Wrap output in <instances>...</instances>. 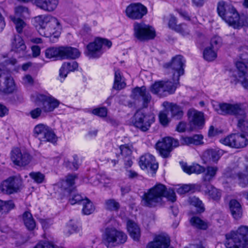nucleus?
Instances as JSON below:
<instances>
[{"mask_svg": "<svg viewBox=\"0 0 248 248\" xmlns=\"http://www.w3.org/2000/svg\"><path fill=\"white\" fill-rule=\"evenodd\" d=\"M196 188L195 184H186L176 188V191L179 194H184L186 193L191 191L194 192Z\"/></svg>", "mask_w": 248, "mask_h": 248, "instance_id": "nucleus-48", "label": "nucleus"}, {"mask_svg": "<svg viewBox=\"0 0 248 248\" xmlns=\"http://www.w3.org/2000/svg\"><path fill=\"white\" fill-rule=\"evenodd\" d=\"M49 128V127L44 124H39L36 125L34 128V134L36 137L39 138L40 136H43L46 131Z\"/></svg>", "mask_w": 248, "mask_h": 248, "instance_id": "nucleus-51", "label": "nucleus"}, {"mask_svg": "<svg viewBox=\"0 0 248 248\" xmlns=\"http://www.w3.org/2000/svg\"><path fill=\"white\" fill-rule=\"evenodd\" d=\"M76 176L73 175H68L66 177L65 180H62L58 183L59 186L64 190H67L70 192L73 190V186L75 184V179Z\"/></svg>", "mask_w": 248, "mask_h": 248, "instance_id": "nucleus-30", "label": "nucleus"}, {"mask_svg": "<svg viewBox=\"0 0 248 248\" xmlns=\"http://www.w3.org/2000/svg\"><path fill=\"white\" fill-rule=\"evenodd\" d=\"M22 181L16 177H10L3 181L0 186L1 191L6 194H11L19 190Z\"/></svg>", "mask_w": 248, "mask_h": 248, "instance_id": "nucleus-14", "label": "nucleus"}, {"mask_svg": "<svg viewBox=\"0 0 248 248\" xmlns=\"http://www.w3.org/2000/svg\"><path fill=\"white\" fill-rule=\"evenodd\" d=\"M122 76L119 70L115 71L114 81L113 85V89L116 90H120L126 86L125 82L122 80Z\"/></svg>", "mask_w": 248, "mask_h": 248, "instance_id": "nucleus-36", "label": "nucleus"}, {"mask_svg": "<svg viewBox=\"0 0 248 248\" xmlns=\"http://www.w3.org/2000/svg\"><path fill=\"white\" fill-rule=\"evenodd\" d=\"M80 55L76 48L71 46H60V58L62 59H76Z\"/></svg>", "mask_w": 248, "mask_h": 248, "instance_id": "nucleus-25", "label": "nucleus"}, {"mask_svg": "<svg viewBox=\"0 0 248 248\" xmlns=\"http://www.w3.org/2000/svg\"><path fill=\"white\" fill-rule=\"evenodd\" d=\"M174 31L183 36L189 35L190 31L188 27L184 23L178 24Z\"/></svg>", "mask_w": 248, "mask_h": 248, "instance_id": "nucleus-55", "label": "nucleus"}, {"mask_svg": "<svg viewBox=\"0 0 248 248\" xmlns=\"http://www.w3.org/2000/svg\"><path fill=\"white\" fill-rule=\"evenodd\" d=\"M45 56L47 58L57 57H60V46L59 47H49L45 51Z\"/></svg>", "mask_w": 248, "mask_h": 248, "instance_id": "nucleus-50", "label": "nucleus"}, {"mask_svg": "<svg viewBox=\"0 0 248 248\" xmlns=\"http://www.w3.org/2000/svg\"><path fill=\"white\" fill-rule=\"evenodd\" d=\"M220 142L232 148H244L248 144V135L242 133L232 134L221 139Z\"/></svg>", "mask_w": 248, "mask_h": 248, "instance_id": "nucleus-9", "label": "nucleus"}, {"mask_svg": "<svg viewBox=\"0 0 248 248\" xmlns=\"http://www.w3.org/2000/svg\"><path fill=\"white\" fill-rule=\"evenodd\" d=\"M217 12L230 26L234 29L237 28L240 15L232 4L223 0L219 1L217 4Z\"/></svg>", "mask_w": 248, "mask_h": 248, "instance_id": "nucleus-3", "label": "nucleus"}, {"mask_svg": "<svg viewBox=\"0 0 248 248\" xmlns=\"http://www.w3.org/2000/svg\"><path fill=\"white\" fill-rule=\"evenodd\" d=\"M134 36L140 41L154 39L155 31L152 26L143 22H135L133 25Z\"/></svg>", "mask_w": 248, "mask_h": 248, "instance_id": "nucleus-7", "label": "nucleus"}, {"mask_svg": "<svg viewBox=\"0 0 248 248\" xmlns=\"http://www.w3.org/2000/svg\"><path fill=\"white\" fill-rule=\"evenodd\" d=\"M34 248H58V247L49 242H41L38 243Z\"/></svg>", "mask_w": 248, "mask_h": 248, "instance_id": "nucleus-63", "label": "nucleus"}, {"mask_svg": "<svg viewBox=\"0 0 248 248\" xmlns=\"http://www.w3.org/2000/svg\"><path fill=\"white\" fill-rule=\"evenodd\" d=\"M172 81H164V89L165 93H173L177 87L179 85V78L177 79L176 77H172Z\"/></svg>", "mask_w": 248, "mask_h": 248, "instance_id": "nucleus-31", "label": "nucleus"}, {"mask_svg": "<svg viewBox=\"0 0 248 248\" xmlns=\"http://www.w3.org/2000/svg\"><path fill=\"white\" fill-rule=\"evenodd\" d=\"M190 222L192 226L200 230H205L209 225L208 222L198 217H193L190 220Z\"/></svg>", "mask_w": 248, "mask_h": 248, "instance_id": "nucleus-37", "label": "nucleus"}, {"mask_svg": "<svg viewBox=\"0 0 248 248\" xmlns=\"http://www.w3.org/2000/svg\"><path fill=\"white\" fill-rule=\"evenodd\" d=\"M163 21L164 23H167L168 22L169 28L174 31L175 30V29L176 28V27H177V26L178 25L176 24V18L172 15H170L169 17L166 16H164L163 18Z\"/></svg>", "mask_w": 248, "mask_h": 248, "instance_id": "nucleus-52", "label": "nucleus"}, {"mask_svg": "<svg viewBox=\"0 0 248 248\" xmlns=\"http://www.w3.org/2000/svg\"><path fill=\"white\" fill-rule=\"evenodd\" d=\"M11 19L14 23L16 31L18 34L23 32L27 25L23 19L17 17H11Z\"/></svg>", "mask_w": 248, "mask_h": 248, "instance_id": "nucleus-39", "label": "nucleus"}, {"mask_svg": "<svg viewBox=\"0 0 248 248\" xmlns=\"http://www.w3.org/2000/svg\"><path fill=\"white\" fill-rule=\"evenodd\" d=\"M189 203L197 208V212L201 213L204 211L202 202L196 197H190L189 199Z\"/></svg>", "mask_w": 248, "mask_h": 248, "instance_id": "nucleus-49", "label": "nucleus"}, {"mask_svg": "<svg viewBox=\"0 0 248 248\" xmlns=\"http://www.w3.org/2000/svg\"><path fill=\"white\" fill-rule=\"evenodd\" d=\"M222 155V150L212 149L206 150L204 155L209 160L215 162L219 160Z\"/></svg>", "mask_w": 248, "mask_h": 248, "instance_id": "nucleus-33", "label": "nucleus"}, {"mask_svg": "<svg viewBox=\"0 0 248 248\" xmlns=\"http://www.w3.org/2000/svg\"><path fill=\"white\" fill-rule=\"evenodd\" d=\"M34 3L36 6L41 10L51 12L57 8L59 0H34Z\"/></svg>", "mask_w": 248, "mask_h": 248, "instance_id": "nucleus-24", "label": "nucleus"}, {"mask_svg": "<svg viewBox=\"0 0 248 248\" xmlns=\"http://www.w3.org/2000/svg\"><path fill=\"white\" fill-rule=\"evenodd\" d=\"M11 45L12 50L16 52H24L26 49L24 41L19 35H14L12 40Z\"/></svg>", "mask_w": 248, "mask_h": 248, "instance_id": "nucleus-26", "label": "nucleus"}, {"mask_svg": "<svg viewBox=\"0 0 248 248\" xmlns=\"http://www.w3.org/2000/svg\"><path fill=\"white\" fill-rule=\"evenodd\" d=\"M23 220L26 228L30 231L33 230L36 227V223L31 214L26 211L23 214Z\"/></svg>", "mask_w": 248, "mask_h": 248, "instance_id": "nucleus-35", "label": "nucleus"}, {"mask_svg": "<svg viewBox=\"0 0 248 248\" xmlns=\"http://www.w3.org/2000/svg\"><path fill=\"white\" fill-rule=\"evenodd\" d=\"M215 110L219 114L234 115L238 119V126L242 128L246 122V113L240 104H230L221 103L218 105V108H215Z\"/></svg>", "mask_w": 248, "mask_h": 248, "instance_id": "nucleus-2", "label": "nucleus"}, {"mask_svg": "<svg viewBox=\"0 0 248 248\" xmlns=\"http://www.w3.org/2000/svg\"><path fill=\"white\" fill-rule=\"evenodd\" d=\"M221 43V39L219 37L216 36L213 37L210 42V46L209 47L215 50L219 46Z\"/></svg>", "mask_w": 248, "mask_h": 248, "instance_id": "nucleus-62", "label": "nucleus"}, {"mask_svg": "<svg viewBox=\"0 0 248 248\" xmlns=\"http://www.w3.org/2000/svg\"><path fill=\"white\" fill-rule=\"evenodd\" d=\"M82 204L83 208L82 211L83 214L89 215L94 212L95 210L94 206L89 199L85 198L82 202Z\"/></svg>", "mask_w": 248, "mask_h": 248, "instance_id": "nucleus-41", "label": "nucleus"}, {"mask_svg": "<svg viewBox=\"0 0 248 248\" xmlns=\"http://www.w3.org/2000/svg\"><path fill=\"white\" fill-rule=\"evenodd\" d=\"M32 100L38 105H41V108L45 112L53 111L60 105V101L50 95L35 93L31 95Z\"/></svg>", "mask_w": 248, "mask_h": 248, "instance_id": "nucleus-6", "label": "nucleus"}, {"mask_svg": "<svg viewBox=\"0 0 248 248\" xmlns=\"http://www.w3.org/2000/svg\"><path fill=\"white\" fill-rule=\"evenodd\" d=\"M182 168L184 172L191 174L192 173L201 174L204 172L202 176V181L204 184H208L213 180L218 170L217 166H207L206 168L198 164H193L188 166L186 163H180Z\"/></svg>", "mask_w": 248, "mask_h": 248, "instance_id": "nucleus-4", "label": "nucleus"}, {"mask_svg": "<svg viewBox=\"0 0 248 248\" xmlns=\"http://www.w3.org/2000/svg\"><path fill=\"white\" fill-rule=\"evenodd\" d=\"M170 243L168 237L159 235L155 237L154 241L148 243L147 248H172L169 247Z\"/></svg>", "mask_w": 248, "mask_h": 248, "instance_id": "nucleus-23", "label": "nucleus"}, {"mask_svg": "<svg viewBox=\"0 0 248 248\" xmlns=\"http://www.w3.org/2000/svg\"><path fill=\"white\" fill-rule=\"evenodd\" d=\"M105 208L111 211H117L120 208L119 202L114 199H110L105 201L104 202Z\"/></svg>", "mask_w": 248, "mask_h": 248, "instance_id": "nucleus-42", "label": "nucleus"}, {"mask_svg": "<svg viewBox=\"0 0 248 248\" xmlns=\"http://www.w3.org/2000/svg\"><path fill=\"white\" fill-rule=\"evenodd\" d=\"M107 112V109L105 107L96 108L92 110L93 114L100 117H106Z\"/></svg>", "mask_w": 248, "mask_h": 248, "instance_id": "nucleus-59", "label": "nucleus"}, {"mask_svg": "<svg viewBox=\"0 0 248 248\" xmlns=\"http://www.w3.org/2000/svg\"><path fill=\"white\" fill-rule=\"evenodd\" d=\"M78 226L72 221L68 223L64 231L66 235H69L77 231Z\"/></svg>", "mask_w": 248, "mask_h": 248, "instance_id": "nucleus-60", "label": "nucleus"}, {"mask_svg": "<svg viewBox=\"0 0 248 248\" xmlns=\"http://www.w3.org/2000/svg\"><path fill=\"white\" fill-rule=\"evenodd\" d=\"M29 176L37 184L42 183L45 178V175L39 171L31 172L29 173Z\"/></svg>", "mask_w": 248, "mask_h": 248, "instance_id": "nucleus-54", "label": "nucleus"}, {"mask_svg": "<svg viewBox=\"0 0 248 248\" xmlns=\"http://www.w3.org/2000/svg\"><path fill=\"white\" fill-rule=\"evenodd\" d=\"M236 66L238 70V74L239 78H241L242 77H244L247 73L246 63L242 62H238L236 63Z\"/></svg>", "mask_w": 248, "mask_h": 248, "instance_id": "nucleus-57", "label": "nucleus"}, {"mask_svg": "<svg viewBox=\"0 0 248 248\" xmlns=\"http://www.w3.org/2000/svg\"><path fill=\"white\" fill-rule=\"evenodd\" d=\"M147 13V9L140 3H131L125 9L126 16L131 19H140Z\"/></svg>", "mask_w": 248, "mask_h": 248, "instance_id": "nucleus-13", "label": "nucleus"}, {"mask_svg": "<svg viewBox=\"0 0 248 248\" xmlns=\"http://www.w3.org/2000/svg\"><path fill=\"white\" fill-rule=\"evenodd\" d=\"M187 115L191 125L189 131H193L196 128H201L203 126L205 122L203 112L195 109H189Z\"/></svg>", "mask_w": 248, "mask_h": 248, "instance_id": "nucleus-16", "label": "nucleus"}, {"mask_svg": "<svg viewBox=\"0 0 248 248\" xmlns=\"http://www.w3.org/2000/svg\"><path fill=\"white\" fill-rule=\"evenodd\" d=\"M73 160L70 161L68 158H65L63 165L66 167L72 170H77L79 167L78 158L76 155L73 156Z\"/></svg>", "mask_w": 248, "mask_h": 248, "instance_id": "nucleus-43", "label": "nucleus"}, {"mask_svg": "<svg viewBox=\"0 0 248 248\" xmlns=\"http://www.w3.org/2000/svg\"><path fill=\"white\" fill-rule=\"evenodd\" d=\"M11 159L13 163L19 166H26L31 160L30 155L25 152H21L18 148L14 149L11 152Z\"/></svg>", "mask_w": 248, "mask_h": 248, "instance_id": "nucleus-17", "label": "nucleus"}, {"mask_svg": "<svg viewBox=\"0 0 248 248\" xmlns=\"http://www.w3.org/2000/svg\"><path fill=\"white\" fill-rule=\"evenodd\" d=\"M131 97L139 103L142 102V106L144 108L148 107V104L151 100V96L145 86L137 87L133 89L132 91Z\"/></svg>", "mask_w": 248, "mask_h": 248, "instance_id": "nucleus-15", "label": "nucleus"}, {"mask_svg": "<svg viewBox=\"0 0 248 248\" xmlns=\"http://www.w3.org/2000/svg\"><path fill=\"white\" fill-rule=\"evenodd\" d=\"M169 107L172 117L176 119H180L182 118L184 112L181 107L173 103H170Z\"/></svg>", "mask_w": 248, "mask_h": 248, "instance_id": "nucleus-38", "label": "nucleus"}, {"mask_svg": "<svg viewBox=\"0 0 248 248\" xmlns=\"http://www.w3.org/2000/svg\"><path fill=\"white\" fill-rule=\"evenodd\" d=\"M155 121L152 114H146L141 110L136 112L134 115V124L135 127L143 132L147 131Z\"/></svg>", "mask_w": 248, "mask_h": 248, "instance_id": "nucleus-11", "label": "nucleus"}, {"mask_svg": "<svg viewBox=\"0 0 248 248\" xmlns=\"http://www.w3.org/2000/svg\"><path fill=\"white\" fill-rule=\"evenodd\" d=\"M234 233L236 234L240 239L245 241L248 243V227L246 226H241L239 228L236 232H234Z\"/></svg>", "mask_w": 248, "mask_h": 248, "instance_id": "nucleus-46", "label": "nucleus"}, {"mask_svg": "<svg viewBox=\"0 0 248 248\" xmlns=\"http://www.w3.org/2000/svg\"><path fill=\"white\" fill-rule=\"evenodd\" d=\"M159 119L160 123L164 126H166L170 122L167 113L164 111L159 113Z\"/></svg>", "mask_w": 248, "mask_h": 248, "instance_id": "nucleus-61", "label": "nucleus"}, {"mask_svg": "<svg viewBox=\"0 0 248 248\" xmlns=\"http://www.w3.org/2000/svg\"><path fill=\"white\" fill-rule=\"evenodd\" d=\"M103 45L109 48L112 43L108 39L96 38L93 42L90 43L87 46V51L85 53L86 56L89 58L99 57L103 53L102 48Z\"/></svg>", "mask_w": 248, "mask_h": 248, "instance_id": "nucleus-8", "label": "nucleus"}, {"mask_svg": "<svg viewBox=\"0 0 248 248\" xmlns=\"http://www.w3.org/2000/svg\"><path fill=\"white\" fill-rule=\"evenodd\" d=\"M127 228L129 235L135 241H138L140 237V230L139 226L132 220H128Z\"/></svg>", "mask_w": 248, "mask_h": 248, "instance_id": "nucleus-29", "label": "nucleus"}, {"mask_svg": "<svg viewBox=\"0 0 248 248\" xmlns=\"http://www.w3.org/2000/svg\"><path fill=\"white\" fill-rule=\"evenodd\" d=\"M34 24L39 33V30L45 29L49 23L55 25L56 18L51 16L40 15L36 16L34 19Z\"/></svg>", "mask_w": 248, "mask_h": 248, "instance_id": "nucleus-21", "label": "nucleus"}, {"mask_svg": "<svg viewBox=\"0 0 248 248\" xmlns=\"http://www.w3.org/2000/svg\"><path fill=\"white\" fill-rule=\"evenodd\" d=\"M185 62L182 56L177 55L172 59L171 62L164 64L163 67L168 69L172 74V76L178 79L184 74Z\"/></svg>", "mask_w": 248, "mask_h": 248, "instance_id": "nucleus-12", "label": "nucleus"}, {"mask_svg": "<svg viewBox=\"0 0 248 248\" xmlns=\"http://www.w3.org/2000/svg\"><path fill=\"white\" fill-rule=\"evenodd\" d=\"M61 29V24L56 18V22L55 25L49 23L45 29L39 30V34L46 37H53L55 38H58L60 35Z\"/></svg>", "mask_w": 248, "mask_h": 248, "instance_id": "nucleus-20", "label": "nucleus"}, {"mask_svg": "<svg viewBox=\"0 0 248 248\" xmlns=\"http://www.w3.org/2000/svg\"><path fill=\"white\" fill-rule=\"evenodd\" d=\"M239 185L242 187H245L248 185V167L243 172L237 174Z\"/></svg>", "mask_w": 248, "mask_h": 248, "instance_id": "nucleus-45", "label": "nucleus"}, {"mask_svg": "<svg viewBox=\"0 0 248 248\" xmlns=\"http://www.w3.org/2000/svg\"><path fill=\"white\" fill-rule=\"evenodd\" d=\"M179 145V143L177 140L168 137L163 138L161 141H158L155 147L161 156L167 158L170 156V153L173 148L178 147Z\"/></svg>", "mask_w": 248, "mask_h": 248, "instance_id": "nucleus-10", "label": "nucleus"}, {"mask_svg": "<svg viewBox=\"0 0 248 248\" xmlns=\"http://www.w3.org/2000/svg\"><path fill=\"white\" fill-rule=\"evenodd\" d=\"M205 185V194L214 200H218L221 197V192L210 184H204Z\"/></svg>", "mask_w": 248, "mask_h": 248, "instance_id": "nucleus-32", "label": "nucleus"}, {"mask_svg": "<svg viewBox=\"0 0 248 248\" xmlns=\"http://www.w3.org/2000/svg\"><path fill=\"white\" fill-rule=\"evenodd\" d=\"M164 197L172 202L176 200L175 193L173 189L167 190L164 185L158 184L144 194L142 197V204L146 207H154L161 202Z\"/></svg>", "mask_w": 248, "mask_h": 248, "instance_id": "nucleus-1", "label": "nucleus"}, {"mask_svg": "<svg viewBox=\"0 0 248 248\" xmlns=\"http://www.w3.org/2000/svg\"><path fill=\"white\" fill-rule=\"evenodd\" d=\"M3 212H8L10 210L13 209L15 207V204L14 202L11 201H8V202H3Z\"/></svg>", "mask_w": 248, "mask_h": 248, "instance_id": "nucleus-64", "label": "nucleus"}, {"mask_svg": "<svg viewBox=\"0 0 248 248\" xmlns=\"http://www.w3.org/2000/svg\"><path fill=\"white\" fill-rule=\"evenodd\" d=\"M248 244L238 237L234 232L226 234L225 245L226 248H248Z\"/></svg>", "mask_w": 248, "mask_h": 248, "instance_id": "nucleus-18", "label": "nucleus"}, {"mask_svg": "<svg viewBox=\"0 0 248 248\" xmlns=\"http://www.w3.org/2000/svg\"><path fill=\"white\" fill-rule=\"evenodd\" d=\"M151 92L160 97H163L166 95L164 89V81H159L155 82L150 87Z\"/></svg>", "mask_w": 248, "mask_h": 248, "instance_id": "nucleus-34", "label": "nucleus"}, {"mask_svg": "<svg viewBox=\"0 0 248 248\" xmlns=\"http://www.w3.org/2000/svg\"><path fill=\"white\" fill-rule=\"evenodd\" d=\"M203 55L204 59L207 61H212L214 60L217 56L215 50L209 47H207L205 48L203 51Z\"/></svg>", "mask_w": 248, "mask_h": 248, "instance_id": "nucleus-47", "label": "nucleus"}, {"mask_svg": "<svg viewBox=\"0 0 248 248\" xmlns=\"http://www.w3.org/2000/svg\"><path fill=\"white\" fill-rule=\"evenodd\" d=\"M121 155L125 158L129 157L132 152V146L128 144L122 145L120 146Z\"/></svg>", "mask_w": 248, "mask_h": 248, "instance_id": "nucleus-56", "label": "nucleus"}, {"mask_svg": "<svg viewBox=\"0 0 248 248\" xmlns=\"http://www.w3.org/2000/svg\"><path fill=\"white\" fill-rule=\"evenodd\" d=\"M78 68V63L76 61L64 62L60 69L59 75L61 78H64L70 72L75 71Z\"/></svg>", "mask_w": 248, "mask_h": 248, "instance_id": "nucleus-27", "label": "nucleus"}, {"mask_svg": "<svg viewBox=\"0 0 248 248\" xmlns=\"http://www.w3.org/2000/svg\"><path fill=\"white\" fill-rule=\"evenodd\" d=\"M229 208L233 217L237 219L242 216V209L240 203L236 200H232L229 203Z\"/></svg>", "mask_w": 248, "mask_h": 248, "instance_id": "nucleus-28", "label": "nucleus"}, {"mask_svg": "<svg viewBox=\"0 0 248 248\" xmlns=\"http://www.w3.org/2000/svg\"><path fill=\"white\" fill-rule=\"evenodd\" d=\"M15 15L11 17H17L24 19L29 16L30 13L28 8L22 5L17 6L15 8Z\"/></svg>", "mask_w": 248, "mask_h": 248, "instance_id": "nucleus-40", "label": "nucleus"}, {"mask_svg": "<svg viewBox=\"0 0 248 248\" xmlns=\"http://www.w3.org/2000/svg\"><path fill=\"white\" fill-rule=\"evenodd\" d=\"M127 235L123 232L114 228H107L103 234V242L109 248L112 245L124 243Z\"/></svg>", "mask_w": 248, "mask_h": 248, "instance_id": "nucleus-5", "label": "nucleus"}, {"mask_svg": "<svg viewBox=\"0 0 248 248\" xmlns=\"http://www.w3.org/2000/svg\"><path fill=\"white\" fill-rule=\"evenodd\" d=\"M244 27H248V14H241L236 29H239Z\"/></svg>", "mask_w": 248, "mask_h": 248, "instance_id": "nucleus-58", "label": "nucleus"}, {"mask_svg": "<svg viewBox=\"0 0 248 248\" xmlns=\"http://www.w3.org/2000/svg\"><path fill=\"white\" fill-rule=\"evenodd\" d=\"M39 139L42 141L54 143L56 141V136L51 128L49 127L44 136L39 137Z\"/></svg>", "mask_w": 248, "mask_h": 248, "instance_id": "nucleus-44", "label": "nucleus"}, {"mask_svg": "<svg viewBox=\"0 0 248 248\" xmlns=\"http://www.w3.org/2000/svg\"><path fill=\"white\" fill-rule=\"evenodd\" d=\"M16 90V86L13 78L11 76H6L4 78L3 86L0 82V96L3 95L12 93Z\"/></svg>", "mask_w": 248, "mask_h": 248, "instance_id": "nucleus-22", "label": "nucleus"}, {"mask_svg": "<svg viewBox=\"0 0 248 248\" xmlns=\"http://www.w3.org/2000/svg\"><path fill=\"white\" fill-rule=\"evenodd\" d=\"M69 193L70 195L69 201L71 204L73 205L80 202H83L84 199L83 197L80 194L77 193L75 191L72 190Z\"/></svg>", "mask_w": 248, "mask_h": 248, "instance_id": "nucleus-53", "label": "nucleus"}, {"mask_svg": "<svg viewBox=\"0 0 248 248\" xmlns=\"http://www.w3.org/2000/svg\"><path fill=\"white\" fill-rule=\"evenodd\" d=\"M139 165L142 170L149 169L155 173L158 169V165L155 157L150 154H145L140 157Z\"/></svg>", "mask_w": 248, "mask_h": 248, "instance_id": "nucleus-19", "label": "nucleus"}]
</instances>
